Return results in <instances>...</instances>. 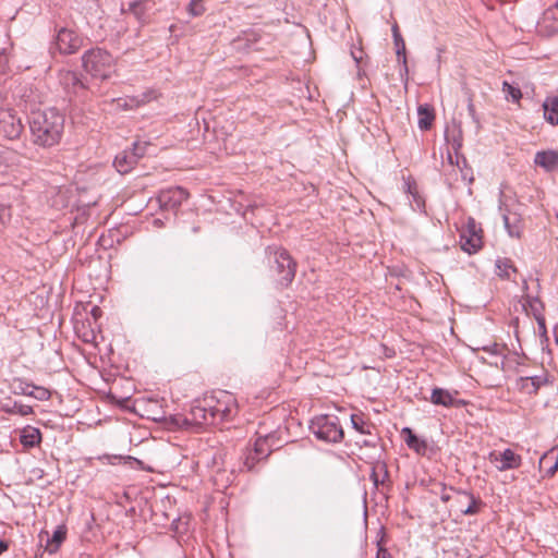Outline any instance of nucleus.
<instances>
[{"label":"nucleus","mask_w":558,"mask_h":558,"mask_svg":"<svg viewBox=\"0 0 558 558\" xmlns=\"http://www.w3.org/2000/svg\"><path fill=\"white\" fill-rule=\"evenodd\" d=\"M24 131V125L15 111L8 108H0V135L13 141L20 138Z\"/></svg>","instance_id":"7"},{"label":"nucleus","mask_w":558,"mask_h":558,"mask_svg":"<svg viewBox=\"0 0 558 558\" xmlns=\"http://www.w3.org/2000/svg\"><path fill=\"white\" fill-rule=\"evenodd\" d=\"M401 435L403 436V439L410 449L414 450L417 454H426L428 449L426 440L420 439L416 435L413 434L411 428L404 427L401 430Z\"/></svg>","instance_id":"13"},{"label":"nucleus","mask_w":558,"mask_h":558,"mask_svg":"<svg viewBox=\"0 0 558 558\" xmlns=\"http://www.w3.org/2000/svg\"><path fill=\"white\" fill-rule=\"evenodd\" d=\"M9 548L8 542L1 541L0 542V555L7 551Z\"/></svg>","instance_id":"41"},{"label":"nucleus","mask_w":558,"mask_h":558,"mask_svg":"<svg viewBox=\"0 0 558 558\" xmlns=\"http://www.w3.org/2000/svg\"><path fill=\"white\" fill-rule=\"evenodd\" d=\"M84 70L95 78L108 80L117 71V60L102 48H93L82 56Z\"/></svg>","instance_id":"2"},{"label":"nucleus","mask_w":558,"mask_h":558,"mask_svg":"<svg viewBox=\"0 0 558 558\" xmlns=\"http://www.w3.org/2000/svg\"><path fill=\"white\" fill-rule=\"evenodd\" d=\"M317 438L330 442H338L343 438V429L336 416L322 415L315 418L312 425Z\"/></svg>","instance_id":"4"},{"label":"nucleus","mask_w":558,"mask_h":558,"mask_svg":"<svg viewBox=\"0 0 558 558\" xmlns=\"http://www.w3.org/2000/svg\"><path fill=\"white\" fill-rule=\"evenodd\" d=\"M253 450V452L256 454V458L252 459V461L250 460L248 457H246L244 459V465L246 466L247 470H251L254 468V465L262 459H264L265 457H267L268 454V445H267V438L266 437H258L253 447L251 448Z\"/></svg>","instance_id":"14"},{"label":"nucleus","mask_w":558,"mask_h":558,"mask_svg":"<svg viewBox=\"0 0 558 558\" xmlns=\"http://www.w3.org/2000/svg\"><path fill=\"white\" fill-rule=\"evenodd\" d=\"M126 11L132 13L136 19H141L146 12L145 2L143 0L133 1L129 3Z\"/></svg>","instance_id":"31"},{"label":"nucleus","mask_w":558,"mask_h":558,"mask_svg":"<svg viewBox=\"0 0 558 558\" xmlns=\"http://www.w3.org/2000/svg\"><path fill=\"white\" fill-rule=\"evenodd\" d=\"M373 476H375V473H373ZM374 482L377 483V478L376 477H374Z\"/></svg>","instance_id":"43"},{"label":"nucleus","mask_w":558,"mask_h":558,"mask_svg":"<svg viewBox=\"0 0 558 558\" xmlns=\"http://www.w3.org/2000/svg\"><path fill=\"white\" fill-rule=\"evenodd\" d=\"M376 558H391L390 554L385 548H379Z\"/></svg>","instance_id":"38"},{"label":"nucleus","mask_w":558,"mask_h":558,"mask_svg":"<svg viewBox=\"0 0 558 558\" xmlns=\"http://www.w3.org/2000/svg\"><path fill=\"white\" fill-rule=\"evenodd\" d=\"M207 405L214 423L231 421L239 412V404L235 397L228 391H220L215 400H207Z\"/></svg>","instance_id":"3"},{"label":"nucleus","mask_w":558,"mask_h":558,"mask_svg":"<svg viewBox=\"0 0 558 558\" xmlns=\"http://www.w3.org/2000/svg\"><path fill=\"white\" fill-rule=\"evenodd\" d=\"M504 223L510 236L520 239L523 234L524 225L517 214L504 215Z\"/></svg>","instance_id":"17"},{"label":"nucleus","mask_w":558,"mask_h":558,"mask_svg":"<svg viewBox=\"0 0 558 558\" xmlns=\"http://www.w3.org/2000/svg\"><path fill=\"white\" fill-rule=\"evenodd\" d=\"M392 33H393V38H395L396 46L398 47L397 53L398 54H401V52L404 53V50H405L404 40L401 37V35L399 33V28H398L397 25H395L392 27Z\"/></svg>","instance_id":"34"},{"label":"nucleus","mask_w":558,"mask_h":558,"mask_svg":"<svg viewBox=\"0 0 558 558\" xmlns=\"http://www.w3.org/2000/svg\"><path fill=\"white\" fill-rule=\"evenodd\" d=\"M485 350L490 351L494 354L504 355L507 349L505 345L495 343L492 348H486Z\"/></svg>","instance_id":"37"},{"label":"nucleus","mask_w":558,"mask_h":558,"mask_svg":"<svg viewBox=\"0 0 558 558\" xmlns=\"http://www.w3.org/2000/svg\"><path fill=\"white\" fill-rule=\"evenodd\" d=\"M136 163L137 161L135 155L129 150H123L118 154L113 161L116 169L122 174L129 173Z\"/></svg>","instance_id":"15"},{"label":"nucleus","mask_w":558,"mask_h":558,"mask_svg":"<svg viewBox=\"0 0 558 558\" xmlns=\"http://www.w3.org/2000/svg\"><path fill=\"white\" fill-rule=\"evenodd\" d=\"M66 526L64 524L57 527L52 534V537L46 544V550L49 554H56L59 550L61 544L66 538Z\"/></svg>","instance_id":"21"},{"label":"nucleus","mask_w":558,"mask_h":558,"mask_svg":"<svg viewBox=\"0 0 558 558\" xmlns=\"http://www.w3.org/2000/svg\"><path fill=\"white\" fill-rule=\"evenodd\" d=\"M488 459L500 472L518 469L522 463L521 456L511 449H505L504 451H492L488 456Z\"/></svg>","instance_id":"10"},{"label":"nucleus","mask_w":558,"mask_h":558,"mask_svg":"<svg viewBox=\"0 0 558 558\" xmlns=\"http://www.w3.org/2000/svg\"><path fill=\"white\" fill-rule=\"evenodd\" d=\"M458 495L460 496H463V497H468L470 500H471V505L465 509V510H462V512L464 514H473L476 512V508H475V500L473 498L472 495H468L465 493H461V492H456Z\"/></svg>","instance_id":"35"},{"label":"nucleus","mask_w":558,"mask_h":558,"mask_svg":"<svg viewBox=\"0 0 558 558\" xmlns=\"http://www.w3.org/2000/svg\"><path fill=\"white\" fill-rule=\"evenodd\" d=\"M3 411L10 414H19L22 416H28L33 414V408L31 405L21 404L17 402H14L12 407L3 405Z\"/></svg>","instance_id":"26"},{"label":"nucleus","mask_w":558,"mask_h":558,"mask_svg":"<svg viewBox=\"0 0 558 558\" xmlns=\"http://www.w3.org/2000/svg\"><path fill=\"white\" fill-rule=\"evenodd\" d=\"M33 386L27 385L22 392L25 395V392H31Z\"/></svg>","instance_id":"42"},{"label":"nucleus","mask_w":558,"mask_h":558,"mask_svg":"<svg viewBox=\"0 0 558 558\" xmlns=\"http://www.w3.org/2000/svg\"><path fill=\"white\" fill-rule=\"evenodd\" d=\"M117 106L125 110H132L141 107V102L137 101L136 96L118 98L116 100Z\"/></svg>","instance_id":"29"},{"label":"nucleus","mask_w":558,"mask_h":558,"mask_svg":"<svg viewBox=\"0 0 558 558\" xmlns=\"http://www.w3.org/2000/svg\"><path fill=\"white\" fill-rule=\"evenodd\" d=\"M26 396L34 397L37 400H48L51 397V392L44 387H32L31 392H25Z\"/></svg>","instance_id":"33"},{"label":"nucleus","mask_w":558,"mask_h":558,"mask_svg":"<svg viewBox=\"0 0 558 558\" xmlns=\"http://www.w3.org/2000/svg\"><path fill=\"white\" fill-rule=\"evenodd\" d=\"M502 92L506 94L507 99L510 98L512 101L515 102H518L522 97L520 88L512 86L508 82H504Z\"/></svg>","instance_id":"28"},{"label":"nucleus","mask_w":558,"mask_h":558,"mask_svg":"<svg viewBox=\"0 0 558 558\" xmlns=\"http://www.w3.org/2000/svg\"><path fill=\"white\" fill-rule=\"evenodd\" d=\"M534 161L545 170L553 171L558 168V153L555 150L538 151Z\"/></svg>","instance_id":"16"},{"label":"nucleus","mask_w":558,"mask_h":558,"mask_svg":"<svg viewBox=\"0 0 558 558\" xmlns=\"http://www.w3.org/2000/svg\"><path fill=\"white\" fill-rule=\"evenodd\" d=\"M496 275L501 279H512L518 270L509 258H499L496 262Z\"/></svg>","instance_id":"22"},{"label":"nucleus","mask_w":558,"mask_h":558,"mask_svg":"<svg viewBox=\"0 0 558 558\" xmlns=\"http://www.w3.org/2000/svg\"><path fill=\"white\" fill-rule=\"evenodd\" d=\"M274 254V270L277 274V280L282 287H288L295 277L296 263L284 248H277Z\"/></svg>","instance_id":"5"},{"label":"nucleus","mask_w":558,"mask_h":558,"mask_svg":"<svg viewBox=\"0 0 558 558\" xmlns=\"http://www.w3.org/2000/svg\"><path fill=\"white\" fill-rule=\"evenodd\" d=\"M539 471L548 477L556 474L558 470V446L545 452L538 463Z\"/></svg>","instance_id":"12"},{"label":"nucleus","mask_w":558,"mask_h":558,"mask_svg":"<svg viewBox=\"0 0 558 558\" xmlns=\"http://www.w3.org/2000/svg\"><path fill=\"white\" fill-rule=\"evenodd\" d=\"M439 488H440V492H439L440 499L444 502H448L451 499V492H454V490L452 488H447L442 484H439Z\"/></svg>","instance_id":"36"},{"label":"nucleus","mask_w":558,"mask_h":558,"mask_svg":"<svg viewBox=\"0 0 558 558\" xmlns=\"http://www.w3.org/2000/svg\"><path fill=\"white\" fill-rule=\"evenodd\" d=\"M137 97V101L141 102V107L151 101L158 100L161 97V93L157 89L149 88Z\"/></svg>","instance_id":"27"},{"label":"nucleus","mask_w":558,"mask_h":558,"mask_svg":"<svg viewBox=\"0 0 558 558\" xmlns=\"http://www.w3.org/2000/svg\"><path fill=\"white\" fill-rule=\"evenodd\" d=\"M148 146V142L137 141L133 144V148L129 151L135 155L136 161H138L142 157L146 155Z\"/></svg>","instance_id":"32"},{"label":"nucleus","mask_w":558,"mask_h":558,"mask_svg":"<svg viewBox=\"0 0 558 558\" xmlns=\"http://www.w3.org/2000/svg\"><path fill=\"white\" fill-rule=\"evenodd\" d=\"M173 422L181 428L201 427L203 425L215 424L210 417V411L205 400V405H195L191 409L189 416L177 415Z\"/></svg>","instance_id":"6"},{"label":"nucleus","mask_w":558,"mask_h":558,"mask_svg":"<svg viewBox=\"0 0 558 558\" xmlns=\"http://www.w3.org/2000/svg\"><path fill=\"white\" fill-rule=\"evenodd\" d=\"M56 48L61 53H74L83 45V39L76 34L75 31L69 28H61L56 37Z\"/></svg>","instance_id":"9"},{"label":"nucleus","mask_w":558,"mask_h":558,"mask_svg":"<svg viewBox=\"0 0 558 558\" xmlns=\"http://www.w3.org/2000/svg\"><path fill=\"white\" fill-rule=\"evenodd\" d=\"M461 248L473 254L480 251L483 246V230L475 222L474 219H470L463 228L460 236Z\"/></svg>","instance_id":"8"},{"label":"nucleus","mask_w":558,"mask_h":558,"mask_svg":"<svg viewBox=\"0 0 558 558\" xmlns=\"http://www.w3.org/2000/svg\"><path fill=\"white\" fill-rule=\"evenodd\" d=\"M187 198V191L180 186L163 190L158 195V202L160 203L161 207L167 209L178 208Z\"/></svg>","instance_id":"11"},{"label":"nucleus","mask_w":558,"mask_h":558,"mask_svg":"<svg viewBox=\"0 0 558 558\" xmlns=\"http://www.w3.org/2000/svg\"><path fill=\"white\" fill-rule=\"evenodd\" d=\"M430 402L436 405H442L446 408L454 407L456 399L451 392L441 388H435L432 391Z\"/></svg>","instance_id":"20"},{"label":"nucleus","mask_w":558,"mask_h":558,"mask_svg":"<svg viewBox=\"0 0 558 558\" xmlns=\"http://www.w3.org/2000/svg\"><path fill=\"white\" fill-rule=\"evenodd\" d=\"M20 441L25 448H33L40 444L41 433L36 427L26 426L21 430Z\"/></svg>","instance_id":"18"},{"label":"nucleus","mask_w":558,"mask_h":558,"mask_svg":"<svg viewBox=\"0 0 558 558\" xmlns=\"http://www.w3.org/2000/svg\"><path fill=\"white\" fill-rule=\"evenodd\" d=\"M417 113H418V128L421 130H428L435 120L434 109L427 105L420 106L417 109Z\"/></svg>","instance_id":"23"},{"label":"nucleus","mask_w":558,"mask_h":558,"mask_svg":"<svg viewBox=\"0 0 558 558\" xmlns=\"http://www.w3.org/2000/svg\"><path fill=\"white\" fill-rule=\"evenodd\" d=\"M60 81L66 88H72L73 93H77L78 89L84 88L77 74L72 71H62L60 73Z\"/></svg>","instance_id":"24"},{"label":"nucleus","mask_w":558,"mask_h":558,"mask_svg":"<svg viewBox=\"0 0 558 558\" xmlns=\"http://www.w3.org/2000/svg\"><path fill=\"white\" fill-rule=\"evenodd\" d=\"M248 457L250 460L252 461V459L256 458V454L253 452V450L251 448H247L245 453H244V458L243 460Z\"/></svg>","instance_id":"39"},{"label":"nucleus","mask_w":558,"mask_h":558,"mask_svg":"<svg viewBox=\"0 0 558 558\" xmlns=\"http://www.w3.org/2000/svg\"><path fill=\"white\" fill-rule=\"evenodd\" d=\"M191 16H201L205 13L206 9L204 0H192L186 8Z\"/></svg>","instance_id":"30"},{"label":"nucleus","mask_w":558,"mask_h":558,"mask_svg":"<svg viewBox=\"0 0 558 558\" xmlns=\"http://www.w3.org/2000/svg\"><path fill=\"white\" fill-rule=\"evenodd\" d=\"M351 423L353 428L359 433L364 435L371 434L372 425L363 417L362 414H352Z\"/></svg>","instance_id":"25"},{"label":"nucleus","mask_w":558,"mask_h":558,"mask_svg":"<svg viewBox=\"0 0 558 558\" xmlns=\"http://www.w3.org/2000/svg\"><path fill=\"white\" fill-rule=\"evenodd\" d=\"M544 118L551 125H558V97H547L543 102Z\"/></svg>","instance_id":"19"},{"label":"nucleus","mask_w":558,"mask_h":558,"mask_svg":"<svg viewBox=\"0 0 558 558\" xmlns=\"http://www.w3.org/2000/svg\"><path fill=\"white\" fill-rule=\"evenodd\" d=\"M64 116L53 108L32 111L29 130L33 143L43 148L58 145L64 133Z\"/></svg>","instance_id":"1"},{"label":"nucleus","mask_w":558,"mask_h":558,"mask_svg":"<svg viewBox=\"0 0 558 558\" xmlns=\"http://www.w3.org/2000/svg\"><path fill=\"white\" fill-rule=\"evenodd\" d=\"M100 313H101V311L98 306L93 307L92 315L94 316L95 319H97L100 316Z\"/></svg>","instance_id":"40"}]
</instances>
